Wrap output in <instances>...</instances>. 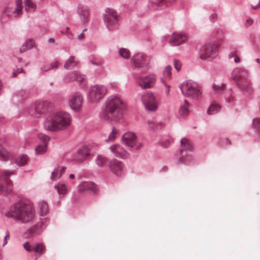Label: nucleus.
Segmentation results:
<instances>
[{"label":"nucleus","mask_w":260,"mask_h":260,"mask_svg":"<svg viewBox=\"0 0 260 260\" xmlns=\"http://www.w3.org/2000/svg\"><path fill=\"white\" fill-rule=\"evenodd\" d=\"M5 216L18 223L27 225L32 224L37 218L33 203L28 200H21L12 204Z\"/></svg>","instance_id":"f257e3e1"},{"label":"nucleus","mask_w":260,"mask_h":260,"mask_svg":"<svg viewBox=\"0 0 260 260\" xmlns=\"http://www.w3.org/2000/svg\"><path fill=\"white\" fill-rule=\"evenodd\" d=\"M125 105L122 99L116 95L109 96L99 113L100 118L108 122L118 121L122 115Z\"/></svg>","instance_id":"f03ea898"},{"label":"nucleus","mask_w":260,"mask_h":260,"mask_svg":"<svg viewBox=\"0 0 260 260\" xmlns=\"http://www.w3.org/2000/svg\"><path fill=\"white\" fill-rule=\"evenodd\" d=\"M71 120L69 113L59 111L47 116L44 121V126L45 129L50 132L64 130L70 126Z\"/></svg>","instance_id":"7ed1b4c3"},{"label":"nucleus","mask_w":260,"mask_h":260,"mask_svg":"<svg viewBox=\"0 0 260 260\" xmlns=\"http://www.w3.org/2000/svg\"><path fill=\"white\" fill-rule=\"evenodd\" d=\"M183 95L194 100H199L202 97V91L198 84L192 80H186L180 86Z\"/></svg>","instance_id":"20e7f679"},{"label":"nucleus","mask_w":260,"mask_h":260,"mask_svg":"<svg viewBox=\"0 0 260 260\" xmlns=\"http://www.w3.org/2000/svg\"><path fill=\"white\" fill-rule=\"evenodd\" d=\"M152 57L143 52L135 54L131 59L132 63L136 68L148 71L151 68Z\"/></svg>","instance_id":"39448f33"},{"label":"nucleus","mask_w":260,"mask_h":260,"mask_svg":"<svg viewBox=\"0 0 260 260\" xmlns=\"http://www.w3.org/2000/svg\"><path fill=\"white\" fill-rule=\"evenodd\" d=\"M107 93V87L103 85H95L89 89L87 98L91 103L99 102Z\"/></svg>","instance_id":"423d86ee"},{"label":"nucleus","mask_w":260,"mask_h":260,"mask_svg":"<svg viewBox=\"0 0 260 260\" xmlns=\"http://www.w3.org/2000/svg\"><path fill=\"white\" fill-rule=\"evenodd\" d=\"M104 20L107 27L110 30L118 28L119 17L116 11L113 9L107 8L104 14Z\"/></svg>","instance_id":"0eeeda50"},{"label":"nucleus","mask_w":260,"mask_h":260,"mask_svg":"<svg viewBox=\"0 0 260 260\" xmlns=\"http://www.w3.org/2000/svg\"><path fill=\"white\" fill-rule=\"evenodd\" d=\"M200 58L205 60H211L218 54V46L214 44H205L200 50Z\"/></svg>","instance_id":"6e6552de"},{"label":"nucleus","mask_w":260,"mask_h":260,"mask_svg":"<svg viewBox=\"0 0 260 260\" xmlns=\"http://www.w3.org/2000/svg\"><path fill=\"white\" fill-rule=\"evenodd\" d=\"M142 101L148 111L154 112L157 109L158 102L154 95L151 92H146L142 94L141 96Z\"/></svg>","instance_id":"1a4fd4ad"},{"label":"nucleus","mask_w":260,"mask_h":260,"mask_svg":"<svg viewBox=\"0 0 260 260\" xmlns=\"http://www.w3.org/2000/svg\"><path fill=\"white\" fill-rule=\"evenodd\" d=\"M65 82L69 83L75 81L79 85L84 87L87 84L86 76L78 71L71 72L67 74L63 78Z\"/></svg>","instance_id":"9d476101"},{"label":"nucleus","mask_w":260,"mask_h":260,"mask_svg":"<svg viewBox=\"0 0 260 260\" xmlns=\"http://www.w3.org/2000/svg\"><path fill=\"white\" fill-rule=\"evenodd\" d=\"M13 174H14L13 171H5L1 175L0 177V193L3 191L8 193L12 191L13 185L9 179V176Z\"/></svg>","instance_id":"9b49d317"},{"label":"nucleus","mask_w":260,"mask_h":260,"mask_svg":"<svg viewBox=\"0 0 260 260\" xmlns=\"http://www.w3.org/2000/svg\"><path fill=\"white\" fill-rule=\"evenodd\" d=\"M49 221V219L46 217L41 218L40 221L28 229L25 234L34 235L40 234L46 228Z\"/></svg>","instance_id":"f8f14e48"},{"label":"nucleus","mask_w":260,"mask_h":260,"mask_svg":"<svg viewBox=\"0 0 260 260\" xmlns=\"http://www.w3.org/2000/svg\"><path fill=\"white\" fill-rule=\"evenodd\" d=\"M23 8L22 0H15V8H14L12 4H7L3 10V13L6 15H9L11 14L14 15L15 17H17L22 13Z\"/></svg>","instance_id":"ddd939ff"},{"label":"nucleus","mask_w":260,"mask_h":260,"mask_svg":"<svg viewBox=\"0 0 260 260\" xmlns=\"http://www.w3.org/2000/svg\"><path fill=\"white\" fill-rule=\"evenodd\" d=\"M249 76V72L247 69L244 67H237L235 68L231 74V79L234 80L236 83L240 82L242 79H246Z\"/></svg>","instance_id":"4468645a"},{"label":"nucleus","mask_w":260,"mask_h":260,"mask_svg":"<svg viewBox=\"0 0 260 260\" xmlns=\"http://www.w3.org/2000/svg\"><path fill=\"white\" fill-rule=\"evenodd\" d=\"M109 167L111 172L117 176L123 175L125 169L123 164L117 159H112L109 164Z\"/></svg>","instance_id":"2eb2a0df"},{"label":"nucleus","mask_w":260,"mask_h":260,"mask_svg":"<svg viewBox=\"0 0 260 260\" xmlns=\"http://www.w3.org/2000/svg\"><path fill=\"white\" fill-rule=\"evenodd\" d=\"M83 103V96L78 92L72 94L69 99V104L71 108L76 111L81 108Z\"/></svg>","instance_id":"dca6fc26"},{"label":"nucleus","mask_w":260,"mask_h":260,"mask_svg":"<svg viewBox=\"0 0 260 260\" xmlns=\"http://www.w3.org/2000/svg\"><path fill=\"white\" fill-rule=\"evenodd\" d=\"M156 78L154 74H150L138 79L139 85L142 89L151 88L155 84Z\"/></svg>","instance_id":"f3484780"},{"label":"nucleus","mask_w":260,"mask_h":260,"mask_svg":"<svg viewBox=\"0 0 260 260\" xmlns=\"http://www.w3.org/2000/svg\"><path fill=\"white\" fill-rule=\"evenodd\" d=\"M175 0H150L149 7L152 9H161L171 5Z\"/></svg>","instance_id":"a211bd4d"},{"label":"nucleus","mask_w":260,"mask_h":260,"mask_svg":"<svg viewBox=\"0 0 260 260\" xmlns=\"http://www.w3.org/2000/svg\"><path fill=\"white\" fill-rule=\"evenodd\" d=\"M187 39V36L185 33H174L172 38L169 41V43L173 46H178L185 42Z\"/></svg>","instance_id":"6ab92c4d"},{"label":"nucleus","mask_w":260,"mask_h":260,"mask_svg":"<svg viewBox=\"0 0 260 260\" xmlns=\"http://www.w3.org/2000/svg\"><path fill=\"white\" fill-rule=\"evenodd\" d=\"M110 149L117 157L126 158L128 156V152L119 145H112L110 146Z\"/></svg>","instance_id":"aec40b11"},{"label":"nucleus","mask_w":260,"mask_h":260,"mask_svg":"<svg viewBox=\"0 0 260 260\" xmlns=\"http://www.w3.org/2000/svg\"><path fill=\"white\" fill-rule=\"evenodd\" d=\"M122 140L126 146L133 147L136 143L137 137L134 133L127 132L123 135Z\"/></svg>","instance_id":"412c9836"},{"label":"nucleus","mask_w":260,"mask_h":260,"mask_svg":"<svg viewBox=\"0 0 260 260\" xmlns=\"http://www.w3.org/2000/svg\"><path fill=\"white\" fill-rule=\"evenodd\" d=\"M78 190L80 192L88 191L95 193L96 191V186L92 182L85 181L79 185Z\"/></svg>","instance_id":"4be33fe9"},{"label":"nucleus","mask_w":260,"mask_h":260,"mask_svg":"<svg viewBox=\"0 0 260 260\" xmlns=\"http://www.w3.org/2000/svg\"><path fill=\"white\" fill-rule=\"evenodd\" d=\"M43 104L41 103L32 104L30 106L27 112L30 115L35 117H38L40 114L44 113V111L41 110Z\"/></svg>","instance_id":"5701e85b"},{"label":"nucleus","mask_w":260,"mask_h":260,"mask_svg":"<svg viewBox=\"0 0 260 260\" xmlns=\"http://www.w3.org/2000/svg\"><path fill=\"white\" fill-rule=\"evenodd\" d=\"M236 84L241 90L249 93H251L253 92V89L252 87V83L248 79V77L246 79H242L240 82Z\"/></svg>","instance_id":"b1692460"},{"label":"nucleus","mask_w":260,"mask_h":260,"mask_svg":"<svg viewBox=\"0 0 260 260\" xmlns=\"http://www.w3.org/2000/svg\"><path fill=\"white\" fill-rule=\"evenodd\" d=\"M77 13L82 22L85 23L88 21L89 10L87 7L79 6L78 8Z\"/></svg>","instance_id":"393cba45"},{"label":"nucleus","mask_w":260,"mask_h":260,"mask_svg":"<svg viewBox=\"0 0 260 260\" xmlns=\"http://www.w3.org/2000/svg\"><path fill=\"white\" fill-rule=\"evenodd\" d=\"M181 144V149L180 153L183 154L187 153L188 151H191L193 149L192 144L187 139L182 138L180 141Z\"/></svg>","instance_id":"a878e982"},{"label":"nucleus","mask_w":260,"mask_h":260,"mask_svg":"<svg viewBox=\"0 0 260 260\" xmlns=\"http://www.w3.org/2000/svg\"><path fill=\"white\" fill-rule=\"evenodd\" d=\"M37 211L41 216H44L49 211L48 204L46 201H42L38 203Z\"/></svg>","instance_id":"bb28decb"},{"label":"nucleus","mask_w":260,"mask_h":260,"mask_svg":"<svg viewBox=\"0 0 260 260\" xmlns=\"http://www.w3.org/2000/svg\"><path fill=\"white\" fill-rule=\"evenodd\" d=\"M90 155V152L86 147H82L79 149L76 156V159L80 161L85 159Z\"/></svg>","instance_id":"cd10ccee"},{"label":"nucleus","mask_w":260,"mask_h":260,"mask_svg":"<svg viewBox=\"0 0 260 260\" xmlns=\"http://www.w3.org/2000/svg\"><path fill=\"white\" fill-rule=\"evenodd\" d=\"M191 105L186 100H184V103L181 105L179 108L180 115L184 117H186L189 113V108Z\"/></svg>","instance_id":"c85d7f7f"},{"label":"nucleus","mask_w":260,"mask_h":260,"mask_svg":"<svg viewBox=\"0 0 260 260\" xmlns=\"http://www.w3.org/2000/svg\"><path fill=\"white\" fill-rule=\"evenodd\" d=\"M35 44V40L32 39H29L25 41L20 48L19 52L22 53L26 50L31 49L33 48Z\"/></svg>","instance_id":"c756f323"},{"label":"nucleus","mask_w":260,"mask_h":260,"mask_svg":"<svg viewBox=\"0 0 260 260\" xmlns=\"http://www.w3.org/2000/svg\"><path fill=\"white\" fill-rule=\"evenodd\" d=\"M54 188L57 191L60 198L63 197L67 192V186L63 183H57L54 186Z\"/></svg>","instance_id":"7c9ffc66"},{"label":"nucleus","mask_w":260,"mask_h":260,"mask_svg":"<svg viewBox=\"0 0 260 260\" xmlns=\"http://www.w3.org/2000/svg\"><path fill=\"white\" fill-rule=\"evenodd\" d=\"M78 64V61L75 60L74 56H71L65 62L64 67L67 70H71L75 68Z\"/></svg>","instance_id":"2f4dec72"},{"label":"nucleus","mask_w":260,"mask_h":260,"mask_svg":"<svg viewBox=\"0 0 260 260\" xmlns=\"http://www.w3.org/2000/svg\"><path fill=\"white\" fill-rule=\"evenodd\" d=\"M45 246L42 243H37L34 246V251L39 256L42 255L45 251Z\"/></svg>","instance_id":"473e14b6"},{"label":"nucleus","mask_w":260,"mask_h":260,"mask_svg":"<svg viewBox=\"0 0 260 260\" xmlns=\"http://www.w3.org/2000/svg\"><path fill=\"white\" fill-rule=\"evenodd\" d=\"M221 109V107L219 105L213 103L211 104L207 110V113L209 115L214 114Z\"/></svg>","instance_id":"72a5a7b5"},{"label":"nucleus","mask_w":260,"mask_h":260,"mask_svg":"<svg viewBox=\"0 0 260 260\" xmlns=\"http://www.w3.org/2000/svg\"><path fill=\"white\" fill-rule=\"evenodd\" d=\"M25 9L28 12H33L36 9V5L31 0H24Z\"/></svg>","instance_id":"f704fd0d"},{"label":"nucleus","mask_w":260,"mask_h":260,"mask_svg":"<svg viewBox=\"0 0 260 260\" xmlns=\"http://www.w3.org/2000/svg\"><path fill=\"white\" fill-rule=\"evenodd\" d=\"M9 152L0 144V159L6 161L9 159Z\"/></svg>","instance_id":"c9c22d12"},{"label":"nucleus","mask_w":260,"mask_h":260,"mask_svg":"<svg viewBox=\"0 0 260 260\" xmlns=\"http://www.w3.org/2000/svg\"><path fill=\"white\" fill-rule=\"evenodd\" d=\"M108 159L102 155H98L95 159V163L99 167L103 166L107 161Z\"/></svg>","instance_id":"e433bc0d"},{"label":"nucleus","mask_w":260,"mask_h":260,"mask_svg":"<svg viewBox=\"0 0 260 260\" xmlns=\"http://www.w3.org/2000/svg\"><path fill=\"white\" fill-rule=\"evenodd\" d=\"M27 161V156L26 155L22 154L16 159V163L19 166H24Z\"/></svg>","instance_id":"4c0bfd02"},{"label":"nucleus","mask_w":260,"mask_h":260,"mask_svg":"<svg viewBox=\"0 0 260 260\" xmlns=\"http://www.w3.org/2000/svg\"><path fill=\"white\" fill-rule=\"evenodd\" d=\"M164 77L167 79H171L172 76V67L170 65L166 67L163 71Z\"/></svg>","instance_id":"58836bf2"},{"label":"nucleus","mask_w":260,"mask_h":260,"mask_svg":"<svg viewBox=\"0 0 260 260\" xmlns=\"http://www.w3.org/2000/svg\"><path fill=\"white\" fill-rule=\"evenodd\" d=\"M147 122L149 128L152 129L160 128L161 126V123L160 122H154L152 120H148Z\"/></svg>","instance_id":"ea45409f"},{"label":"nucleus","mask_w":260,"mask_h":260,"mask_svg":"<svg viewBox=\"0 0 260 260\" xmlns=\"http://www.w3.org/2000/svg\"><path fill=\"white\" fill-rule=\"evenodd\" d=\"M118 53L122 57L127 59L129 57L130 52L129 50L126 48H120L118 50Z\"/></svg>","instance_id":"a19ab883"},{"label":"nucleus","mask_w":260,"mask_h":260,"mask_svg":"<svg viewBox=\"0 0 260 260\" xmlns=\"http://www.w3.org/2000/svg\"><path fill=\"white\" fill-rule=\"evenodd\" d=\"M47 145H45L44 144H43V145H38L36 148V149H35L36 153L38 154H44L47 150Z\"/></svg>","instance_id":"79ce46f5"},{"label":"nucleus","mask_w":260,"mask_h":260,"mask_svg":"<svg viewBox=\"0 0 260 260\" xmlns=\"http://www.w3.org/2000/svg\"><path fill=\"white\" fill-rule=\"evenodd\" d=\"M60 177L61 174L60 172H59V170L54 169L51 173L50 178L52 181H55L58 179Z\"/></svg>","instance_id":"37998d69"},{"label":"nucleus","mask_w":260,"mask_h":260,"mask_svg":"<svg viewBox=\"0 0 260 260\" xmlns=\"http://www.w3.org/2000/svg\"><path fill=\"white\" fill-rule=\"evenodd\" d=\"M118 134V131L115 129L113 127L112 129V131L109 134L108 139L106 141L107 142H113L115 140L116 138V135Z\"/></svg>","instance_id":"c03bdc74"},{"label":"nucleus","mask_w":260,"mask_h":260,"mask_svg":"<svg viewBox=\"0 0 260 260\" xmlns=\"http://www.w3.org/2000/svg\"><path fill=\"white\" fill-rule=\"evenodd\" d=\"M38 138L44 143V145H48L50 138L47 135L43 134H39L38 135Z\"/></svg>","instance_id":"a18cd8bd"},{"label":"nucleus","mask_w":260,"mask_h":260,"mask_svg":"<svg viewBox=\"0 0 260 260\" xmlns=\"http://www.w3.org/2000/svg\"><path fill=\"white\" fill-rule=\"evenodd\" d=\"M172 142H173V140L172 139L170 140L169 138H167L165 140H161L160 144L164 148H167Z\"/></svg>","instance_id":"49530a36"},{"label":"nucleus","mask_w":260,"mask_h":260,"mask_svg":"<svg viewBox=\"0 0 260 260\" xmlns=\"http://www.w3.org/2000/svg\"><path fill=\"white\" fill-rule=\"evenodd\" d=\"M23 246L27 252H30L34 250V246L30 245L28 242H25Z\"/></svg>","instance_id":"de8ad7c7"},{"label":"nucleus","mask_w":260,"mask_h":260,"mask_svg":"<svg viewBox=\"0 0 260 260\" xmlns=\"http://www.w3.org/2000/svg\"><path fill=\"white\" fill-rule=\"evenodd\" d=\"M252 125L254 128L260 127V118H255L252 121Z\"/></svg>","instance_id":"09e8293b"},{"label":"nucleus","mask_w":260,"mask_h":260,"mask_svg":"<svg viewBox=\"0 0 260 260\" xmlns=\"http://www.w3.org/2000/svg\"><path fill=\"white\" fill-rule=\"evenodd\" d=\"M213 86L215 90L219 91L223 90L225 88L226 84L225 83H221L220 85H216L214 84Z\"/></svg>","instance_id":"8fccbe9b"},{"label":"nucleus","mask_w":260,"mask_h":260,"mask_svg":"<svg viewBox=\"0 0 260 260\" xmlns=\"http://www.w3.org/2000/svg\"><path fill=\"white\" fill-rule=\"evenodd\" d=\"M174 68L177 71H179L181 68V63L178 60L175 59L174 60Z\"/></svg>","instance_id":"3c124183"},{"label":"nucleus","mask_w":260,"mask_h":260,"mask_svg":"<svg viewBox=\"0 0 260 260\" xmlns=\"http://www.w3.org/2000/svg\"><path fill=\"white\" fill-rule=\"evenodd\" d=\"M229 96L225 97V100L228 103H230L234 100V97L232 95L231 91H229Z\"/></svg>","instance_id":"603ef678"},{"label":"nucleus","mask_w":260,"mask_h":260,"mask_svg":"<svg viewBox=\"0 0 260 260\" xmlns=\"http://www.w3.org/2000/svg\"><path fill=\"white\" fill-rule=\"evenodd\" d=\"M58 65H59V62L58 61H54V62L50 63V65L49 66V67L50 68V70H52V69H55L58 68Z\"/></svg>","instance_id":"864d4df0"},{"label":"nucleus","mask_w":260,"mask_h":260,"mask_svg":"<svg viewBox=\"0 0 260 260\" xmlns=\"http://www.w3.org/2000/svg\"><path fill=\"white\" fill-rule=\"evenodd\" d=\"M21 72L22 73L24 72V70L22 68H21L20 69H17L16 71H14V72L12 74V77H14L18 75V74L21 73Z\"/></svg>","instance_id":"5fc2aeb1"},{"label":"nucleus","mask_w":260,"mask_h":260,"mask_svg":"<svg viewBox=\"0 0 260 260\" xmlns=\"http://www.w3.org/2000/svg\"><path fill=\"white\" fill-rule=\"evenodd\" d=\"M189 161V158L188 157H183V156L179 159V161L180 162H183L185 164H188Z\"/></svg>","instance_id":"6e6d98bb"},{"label":"nucleus","mask_w":260,"mask_h":260,"mask_svg":"<svg viewBox=\"0 0 260 260\" xmlns=\"http://www.w3.org/2000/svg\"><path fill=\"white\" fill-rule=\"evenodd\" d=\"M10 238V233L8 231H7L5 236L4 237L3 246L5 245L7 243V240Z\"/></svg>","instance_id":"4d7b16f0"},{"label":"nucleus","mask_w":260,"mask_h":260,"mask_svg":"<svg viewBox=\"0 0 260 260\" xmlns=\"http://www.w3.org/2000/svg\"><path fill=\"white\" fill-rule=\"evenodd\" d=\"M253 22V21L252 19H248L247 20H246V23H245V25L246 27H248L250 25H251L252 24Z\"/></svg>","instance_id":"13d9d810"},{"label":"nucleus","mask_w":260,"mask_h":260,"mask_svg":"<svg viewBox=\"0 0 260 260\" xmlns=\"http://www.w3.org/2000/svg\"><path fill=\"white\" fill-rule=\"evenodd\" d=\"M251 6L253 9H257L260 7V0L258 1V3L256 4H251Z\"/></svg>","instance_id":"bf43d9fd"},{"label":"nucleus","mask_w":260,"mask_h":260,"mask_svg":"<svg viewBox=\"0 0 260 260\" xmlns=\"http://www.w3.org/2000/svg\"><path fill=\"white\" fill-rule=\"evenodd\" d=\"M90 62L92 64L95 65V66H101L103 64V62L102 61H101L94 62V61H93L92 60H90Z\"/></svg>","instance_id":"052dcab7"},{"label":"nucleus","mask_w":260,"mask_h":260,"mask_svg":"<svg viewBox=\"0 0 260 260\" xmlns=\"http://www.w3.org/2000/svg\"><path fill=\"white\" fill-rule=\"evenodd\" d=\"M217 15L216 13H213L210 16V19L211 21H214L216 18Z\"/></svg>","instance_id":"680f3d73"},{"label":"nucleus","mask_w":260,"mask_h":260,"mask_svg":"<svg viewBox=\"0 0 260 260\" xmlns=\"http://www.w3.org/2000/svg\"><path fill=\"white\" fill-rule=\"evenodd\" d=\"M55 170H59L61 175L64 172L66 168L63 167H58L55 169Z\"/></svg>","instance_id":"e2e57ef3"},{"label":"nucleus","mask_w":260,"mask_h":260,"mask_svg":"<svg viewBox=\"0 0 260 260\" xmlns=\"http://www.w3.org/2000/svg\"><path fill=\"white\" fill-rule=\"evenodd\" d=\"M165 86L166 87V93L167 95H168L170 93V86L169 85L167 84V83L165 84Z\"/></svg>","instance_id":"0e129e2a"},{"label":"nucleus","mask_w":260,"mask_h":260,"mask_svg":"<svg viewBox=\"0 0 260 260\" xmlns=\"http://www.w3.org/2000/svg\"><path fill=\"white\" fill-rule=\"evenodd\" d=\"M237 54V51H233L230 52V53L229 55V57L230 58H232L234 56L236 55Z\"/></svg>","instance_id":"69168bd1"},{"label":"nucleus","mask_w":260,"mask_h":260,"mask_svg":"<svg viewBox=\"0 0 260 260\" xmlns=\"http://www.w3.org/2000/svg\"><path fill=\"white\" fill-rule=\"evenodd\" d=\"M234 61L236 63H239L241 61V59L239 57L236 56L234 58Z\"/></svg>","instance_id":"338daca9"},{"label":"nucleus","mask_w":260,"mask_h":260,"mask_svg":"<svg viewBox=\"0 0 260 260\" xmlns=\"http://www.w3.org/2000/svg\"><path fill=\"white\" fill-rule=\"evenodd\" d=\"M41 70H42V71H47L50 70V68H49V66L48 67L45 66V67L41 68Z\"/></svg>","instance_id":"774afa93"}]
</instances>
